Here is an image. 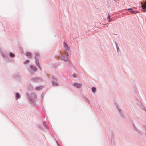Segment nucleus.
I'll return each mask as SVG.
<instances>
[{"instance_id":"obj_24","label":"nucleus","mask_w":146,"mask_h":146,"mask_svg":"<svg viewBox=\"0 0 146 146\" xmlns=\"http://www.w3.org/2000/svg\"><path fill=\"white\" fill-rule=\"evenodd\" d=\"M67 62V65H70V62L69 61V60L67 61H66Z\"/></svg>"},{"instance_id":"obj_15","label":"nucleus","mask_w":146,"mask_h":146,"mask_svg":"<svg viewBox=\"0 0 146 146\" xmlns=\"http://www.w3.org/2000/svg\"><path fill=\"white\" fill-rule=\"evenodd\" d=\"M9 56L11 58H13L15 56V55L14 54L11 53V52H10L9 53Z\"/></svg>"},{"instance_id":"obj_10","label":"nucleus","mask_w":146,"mask_h":146,"mask_svg":"<svg viewBox=\"0 0 146 146\" xmlns=\"http://www.w3.org/2000/svg\"><path fill=\"white\" fill-rule=\"evenodd\" d=\"M64 46L65 49L68 50H69V48L68 46L66 43L65 42H64Z\"/></svg>"},{"instance_id":"obj_8","label":"nucleus","mask_w":146,"mask_h":146,"mask_svg":"<svg viewBox=\"0 0 146 146\" xmlns=\"http://www.w3.org/2000/svg\"><path fill=\"white\" fill-rule=\"evenodd\" d=\"M61 58L63 60L66 62L67 61L69 60L67 57H65L64 56H61Z\"/></svg>"},{"instance_id":"obj_22","label":"nucleus","mask_w":146,"mask_h":146,"mask_svg":"<svg viewBox=\"0 0 146 146\" xmlns=\"http://www.w3.org/2000/svg\"><path fill=\"white\" fill-rule=\"evenodd\" d=\"M73 76L74 77L76 78V77H77L78 76L76 74L74 73V74L73 75Z\"/></svg>"},{"instance_id":"obj_16","label":"nucleus","mask_w":146,"mask_h":146,"mask_svg":"<svg viewBox=\"0 0 146 146\" xmlns=\"http://www.w3.org/2000/svg\"><path fill=\"white\" fill-rule=\"evenodd\" d=\"M96 88L95 87H92V91L94 93L96 92Z\"/></svg>"},{"instance_id":"obj_23","label":"nucleus","mask_w":146,"mask_h":146,"mask_svg":"<svg viewBox=\"0 0 146 146\" xmlns=\"http://www.w3.org/2000/svg\"><path fill=\"white\" fill-rule=\"evenodd\" d=\"M130 12L132 14H135V12L134 11L131 10L130 11Z\"/></svg>"},{"instance_id":"obj_31","label":"nucleus","mask_w":146,"mask_h":146,"mask_svg":"<svg viewBox=\"0 0 146 146\" xmlns=\"http://www.w3.org/2000/svg\"><path fill=\"white\" fill-rule=\"evenodd\" d=\"M144 110L146 111V109H145V107L144 108Z\"/></svg>"},{"instance_id":"obj_2","label":"nucleus","mask_w":146,"mask_h":146,"mask_svg":"<svg viewBox=\"0 0 146 146\" xmlns=\"http://www.w3.org/2000/svg\"><path fill=\"white\" fill-rule=\"evenodd\" d=\"M116 106L118 109V111L120 115L122 117H124V113L120 109L119 106L117 104H116Z\"/></svg>"},{"instance_id":"obj_27","label":"nucleus","mask_w":146,"mask_h":146,"mask_svg":"<svg viewBox=\"0 0 146 146\" xmlns=\"http://www.w3.org/2000/svg\"><path fill=\"white\" fill-rule=\"evenodd\" d=\"M20 50L22 52H23V49L21 48H20Z\"/></svg>"},{"instance_id":"obj_32","label":"nucleus","mask_w":146,"mask_h":146,"mask_svg":"<svg viewBox=\"0 0 146 146\" xmlns=\"http://www.w3.org/2000/svg\"><path fill=\"white\" fill-rule=\"evenodd\" d=\"M57 144H58V146H60L59 144L57 143Z\"/></svg>"},{"instance_id":"obj_17","label":"nucleus","mask_w":146,"mask_h":146,"mask_svg":"<svg viewBox=\"0 0 146 146\" xmlns=\"http://www.w3.org/2000/svg\"><path fill=\"white\" fill-rule=\"evenodd\" d=\"M42 88V86H40L38 87H37L36 88V90H39L40 89H41Z\"/></svg>"},{"instance_id":"obj_28","label":"nucleus","mask_w":146,"mask_h":146,"mask_svg":"<svg viewBox=\"0 0 146 146\" xmlns=\"http://www.w3.org/2000/svg\"><path fill=\"white\" fill-rule=\"evenodd\" d=\"M110 15H109V16L108 17H107V19H110Z\"/></svg>"},{"instance_id":"obj_11","label":"nucleus","mask_w":146,"mask_h":146,"mask_svg":"<svg viewBox=\"0 0 146 146\" xmlns=\"http://www.w3.org/2000/svg\"><path fill=\"white\" fill-rule=\"evenodd\" d=\"M15 98L16 99H18L20 97V94L18 93H16L15 94Z\"/></svg>"},{"instance_id":"obj_9","label":"nucleus","mask_w":146,"mask_h":146,"mask_svg":"<svg viewBox=\"0 0 146 146\" xmlns=\"http://www.w3.org/2000/svg\"><path fill=\"white\" fill-rule=\"evenodd\" d=\"M35 58L36 60V62L37 60H38V58L39 56V54L38 52H36L35 54Z\"/></svg>"},{"instance_id":"obj_14","label":"nucleus","mask_w":146,"mask_h":146,"mask_svg":"<svg viewBox=\"0 0 146 146\" xmlns=\"http://www.w3.org/2000/svg\"><path fill=\"white\" fill-rule=\"evenodd\" d=\"M115 43L116 46L117 52L118 53L120 51V50L119 49V46L118 45V44H117V43L116 42H115Z\"/></svg>"},{"instance_id":"obj_13","label":"nucleus","mask_w":146,"mask_h":146,"mask_svg":"<svg viewBox=\"0 0 146 146\" xmlns=\"http://www.w3.org/2000/svg\"><path fill=\"white\" fill-rule=\"evenodd\" d=\"M36 65H37V66L38 67V68H39V69H40V70H41V68L40 67V66L39 64V60H36Z\"/></svg>"},{"instance_id":"obj_19","label":"nucleus","mask_w":146,"mask_h":146,"mask_svg":"<svg viewBox=\"0 0 146 146\" xmlns=\"http://www.w3.org/2000/svg\"><path fill=\"white\" fill-rule=\"evenodd\" d=\"M29 62V60H26L24 62V64H27Z\"/></svg>"},{"instance_id":"obj_6","label":"nucleus","mask_w":146,"mask_h":146,"mask_svg":"<svg viewBox=\"0 0 146 146\" xmlns=\"http://www.w3.org/2000/svg\"><path fill=\"white\" fill-rule=\"evenodd\" d=\"M30 67L32 70L34 71H36L37 70V68L36 67H34L33 65H31L30 66Z\"/></svg>"},{"instance_id":"obj_1","label":"nucleus","mask_w":146,"mask_h":146,"mask_svg":"<svg viewBox=\"0 0 146 146\" xmlns=\"http://www.w3.org/2000/svg\"><path fill=\"white\" fill-rule=\"evenodd\" d=\"M27 96L29 99V100L30 103L34 104L36 99V96L35 93H32L31 95L28 94H27Z\"/></svg>"},{"instance_id":"obj_25","label":"nucleus","mask_w":146,"mask_h":146,"mask_svg":"<svg viewBox=\"0 0 146 146\" xmlns=\"http://www.w3.org/2000/svg\"><path fill=\"white\" fill-rule=\"evenodd\" d=\"M135 129V131L137 132H138L139 131V130H138V129L136 128V127L134 126Z\"/></svg>"},{"instance_id":"obj_7","label":"nucleus","mask_w":146,"mask_h":146,"mask_svg":"<svg viewBox=\"0 0 146 146\" xmlns=\"http://www.w3.org/2000/svg\"><path fill=\"white\" fill-rule=\"evenodd\" d=\"M52 83L53 86H57L58 85V84L56 80H52Z\"/></svg>"},{"instance_id":"obj_3","label":"nucleus","mask_w":146,"mask_h":146,"mask_svg":"<svg viewBox=\"0 0 146 146\" xmlns=\"http://www.w3.org/2000/svg\"><path fill=\"white\" fill-rule=\"evenodd\" d=\"M141 3L142 5L141 7L142 11L144 12H146V1L144 2V4L142 3Z\"/></svg>"},{"instance_id":"obj_12","label":"nucleus","mask_w":146,"mask_h":146,"mask_svg":"<svg viewBox=\"0 0 146 146\" xmlns=\"http://www.w3.org/2000/svg\"><path fill=\"white\" fill-rule=\"evenodd\" d=\"M26 55L27 56H28L29 58H32V57L31 56V54L29 52H27L26 53Z\"/></svg>"},{"instance_id":"obj_26","label":"nucleus","mask_w":146,"mask_h":146,"mask_svg":"<svg viewBox=\"0 0 146 146\" xmlns=\"http://www.w3.org/2000/svg\"><path fill=\"white\" fill-rule=\"evenodd\" d=\"M65 55L66 56H68L69 55V54L68 52H66L65 53Z\"/></svg>"},{"instance_id":"obj_30","label":"nucleus","mask_w":146,"mask_h":146,"mask_svg":"<svg viewBox=\"0 0 146 146\" xmlns=\"http://www.w3.org/2000/svg\"><path fill=\"white\" fill-rule=\"evenodd\" d=\"M3 55V56L4 57V58H5V56L3 54V55Z\"/></svg>"},{"instance_id":"obj_21","label":"nucleus","mask_w":146,"mask_h":146,"mask_svg":"<svg viewBox=\"0 0 146 146\" xmlns=\"http://www.w3.org/2000/svg\"><path fill=\"white\" fill-rule=\"evenodd\" d=\"M85 100L86 101H87L88 103L90 102V101H89V99L85 97Z\"/></svg>"},{"instance_id":"obj_20","label":"nucleus","mask_w":146,"mask_h":146,"mask_svg":"<svg viewBox=\"0 0 146 146\" xmlns=\"http://www.w3.org/2000/svg\"><path fill=\"white\" fill-rule=\"evenodd\" d=\"M43 125L47 128L48 129V127L47 126V125L46 124L45 122H43Z\"/></svg>"},{"instance_id":"obj_4","label":"nucleus","mask_w":146,"mask_h":146,"mask_svg":"<svg viewBox=\"0 0 146 146\" xmlns=\"http://www.w3.org/2000/svg\"><path fill=\"white\" fill-rule=\"evenodd\" d=\"M31 80L35 82H39L41 81L42 80V79L38 77H36L32 79Z\"/></svg>"},{"instance_id":"obj_18","label":"nucleus","mask_w":146,"mask_h":146,"mask_svg":"<svg viewBox=\"0 0 146 146\" xmlns=\"http://www.w3.org/2000/svg\"><path fill=\"white\" fill-rule=\"evenodd\" d=\"M52 80H57V78L56 77L52 76Z\"/></svg>"},{"instance_id":"obj_5","label":"nucleus","mask_w":146,"mask_h":146,"mask_svg":"<svg viewBox=\"0 0 146 146\" xmlns=\"http://www.w3.org/2000/svg\"><path fill=\"white\" fill-rule=\"evenodd\" d=\"M73 85L76 88H80L82 86V84L80 83H74Z\"/></svg>"},{"instance_id":"obj_29","label":"nucleus","mask_w":146,"mask_h":146,"mask_svg":"<svg viewBox=\"0 0 146 146\" xmlns=\"http://www.w3.org/2000/svg\"><path fill=\"white\" fill-rule=\"evenodd\" d=\"M132 8H129L128 9H127V10H132Z\"/></svg>"},{"instance_id":"obj_33","label":"nucleus","mask_w":146,"mask_h":146,"mask_svg":"<svg viewBox=\"0 0 146 146\" xmlns=\"http://www.w3.org/2000/svg\"><path fill=\"white\" fill-rule=\"evenodd\" d=\"M110 22H111V20H110Z\"/></svg>"}]
</instances>
